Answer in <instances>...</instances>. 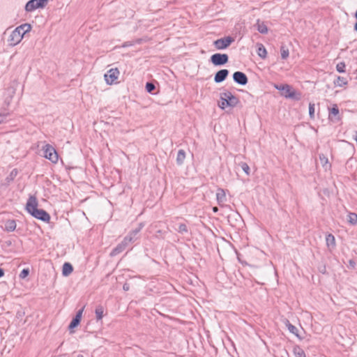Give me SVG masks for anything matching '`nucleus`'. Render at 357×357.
<instances>
[{"label":"nucleus","instance_id":"f257e3e1","mask_svg":"<svg viewBox=\"0 0 357 357\" xmlns=\"http://www.w3.org/2000/svg\"><path fill=\"white\" fill-rule=\"evenodd\" d=\"M38 200L35 196H30L26 204V209L34 218L44 222H49L50 220V215L43 209L38 208Z\"/></svg>","mask_w":357,"mask_h":357},{"label":"nucleus","instance_id":"f03ea898","mask_svg":"<svg viewBox=\"0 0 357 357\" xmlns=\"http://www.w3.org/2000/svg\"><path fill=\"white\" fill-rule=\"evenodd\" d=\"M31 30L30 24H23L16 27L9 35L8 43L10 46H15L19 44L22 40L24 34Z\"/></svg>","mask_w":357,"mask_h":357},{"label":"nucleus","instance_id":"7ed1b4c3","mask_svg":"<svg viewBox=\"0 0 357 357\" xmlns=\"http://www.w3.org/2000/svg\"><path fill=\"white\" fill-rule=\"evenodd\" d=\"M239 102L238 98L234 96L229 91H225L220 93V101L218 103V106L222 109H225L227 107H234L236 106Z\"/></svg>","mask_w":357,"mask_h":357},{"label":"nucleus","instance_id":"20e7f679","mask_svg":"<svg viewBox=\"0 0 357 357\" xmlns=\"http://www.w3.org/2000/svg\"><path fill=\"white\" fill-rule=\"evenodd\" d=\"M44 151V157L53 163H56L59 160V156L55 149L50 144H45L43 147Z\"/></svg>","mask_w":357,"mask_h":357},{"label":"nucleus","instance_id":"39448f33","mask_svg":"<svg viewBox=\"0 0 357 357\" xmlns=\"http://www.w3.org/2000/svg\"><path fill=\"white\" fill-rule=\"evenodd\" d=\"M47 3V0H30L25 6L26 12H32L38 8H43Z\"/></svg>","mask_w":357,"mask_h":357},{"label":"nucleus","instance_id":"423d86ee","mask_svg":"<svg viewBox=\"0 0 357 357\" xmlns=\"http://www.w3.org/2000/svg\"><path fill=\"white\" fill-rule=\"evenodd\" d=\"M120 72L118 68H111L105 74V80L107 84H114L119 78Z\"/></svg>","mask_w":357,"mask_h":357},{"label":"nucleus","instance_id":"0eeeda50","mask_svg":"<svg viewBox=\"0 0 357 357\" xmlns=\"http://www.w3.org/2000/svg\"><path fill=\"white\" fill-rule=\"evenodd\" d=\"M234 39L231 36H227L223 38H220L213 42V44L216 49L223 50L228 47L233 42Z\"/></svg>","mask_w":357,"mask_h":357},{"label":"nucleus","instance_id":"6e6552de","mask_svg":"<svg viewBox=\"0 0 357 357\" xmlns=\"http://www.w3.org/2000/svg\"><path fill=\"white\" fill-rule=\"evenodd\" d=\"M211 61L215 66H222L228 61V56L226 54L216 53L211 56Z\"/></svg>","mask_w":357,"mask_h":357},{"label":"nucleus","instance_id":"1a4fd4ad","mask_svg":"<svg viewBox=\"0 0 357 357\" xmlns=\"http://www.w3.org/2000/svg\"><path fill=\"white\" fill-rule=\"evenodd\" d=\"M282 96L287 98H291L295 100H300L301 97L300 93H298L296 91L293 89V88L291 86L288 84H286L285 89L282 91Z\"/></svg>","mask_w":357,"mask_h":357},{"label":"nucleus","instance_id":"9d476101","mask_svg":"<svg viewBox=\"0 0 357 357\" xmlns=\"http://www.w3.org/2000/svg\"><path fill=\"white\" fill-rule=\"evenodd\" d=\"M234 80L241 85H245L248 83V78L245 74L242 72H235L233 75Z\"/></svg>","mask_w":357,"mask_h":357},{"label":"nucleus","instance_id":"9b49d317","mask_svg":"<svg viewBox=\"0 0 357 357\" xmlns=\"http://www.w3.org/2000/svg\"><path fill=\"white\" fill-rule=\"evenodd\" d=\"M216 200L220 206H225L227 202V197L225 190L222 188H218L216 192Z\"/></svg>","mask_w":357,"mask_h":357},{"label":"nucleus","instance_id":"f8f14e48","mask_svg":"<svg viewBox=\"0 0 357 357\" xmlns=\"http://www.w3.org/2000/svg\"><path fill=\"white\" fill-rule=\"evenodd\" d=\"M229 74V71L227 69H222L219 70L215 75L214 81L216 83H220L223 82Z\"/></svg>","mask_w":357,"mask_h":357},{"label":"nucleus","instance_id":"ddd939ff","mask_svg":"<svg viewBox=\"0 0 357 357\" xmlns=\"http://www.w3.org/2000/svg\"><path fill=\"white\" fill-rule=\"evenodd\" d=\"M141 229L142 226L140 225L137 229H134L127 236H126L123 239L125 243L128 245L130 243L134 241L136 238L135 237L137 234L140 231Z\"/></svg>","mask_w":357,"mask_h":357},{"label":"nucleus","instance_id":"4468645a","mask_svg":"<svg viewBox=\"0 0 357 357\" xmlns=\"http://www.w3.org/2000/svg\"><path fill=\"white\" fill-rule=\"evenodd\" d=\"M82 312H83V309H82L77 312L76 316L73 319V320L71 321V322L69 325L70 330H71L78 326V324H79L81 319H82Z\"/></svg>","mask_w":357,"mask_h":357},{"label":"nucleus","instance_id":"2eb2a0df","mask_svg":"<svg viewBox=\"0 0 357 357\" xmlns=\"http://www.w3.org/2000/svg\"><path fill=\"white\" fill-rule=\"evenodd\" d=\"M326 245L330 250L335 248V245H336L335 244V238L333 234H329L326 236Z\"/></svg>","mask_w":357,"mask_h":357},{"label":"nucleus","instance_id":"dca6fc26","mask_svg":"<svg viewBox=\"0 0 357 357\" xmlns=\"http://www.w3.org/2000/svg\"><path fill=\"white\" fill-rule=\"evenodd\" d=\"M128 245L127 243H125V241L123 240V241L119 244L111 252V256H115L121 252H123L126 246Z\"/></svg>","mask_w":357,"mask_h":357},{"label":"nucleus","instance_id":"f3484780","mask_svg":"<svg viewBox=\"0 0 357 357\" xmlns=\"http://www.w3.org/2000/svg\"><path fill=\"white\" fill-rule=\"evenodd\" d=\"M73 271V266L70 263L66 262L63 265L62 274L64 276L69 275Z\"/></svg>","mask_w":357,"mask_h":357},{"label":"nucleus","instance_id":"a211bd4d","mask_svg":"<svg viewBox=\"0 0 357 357\" xmlns=\"http://www.w3.org/2000/svg\"><path fill=\"white\" fill-rule=\"evenodd\" d=\"M257 54L262 59H265L267 55V52L264 46L261 43H257Z\"/></svg>","mask_w":357,"mask_h":357},{"label":"nucleus","instance_id":"6ab92c4d","mask_svg":"<svg viewBox=\"0 0 357 357\" xmlns=\"http://www.w3.org/2000/svg\"><path fill=\"white\" fill-rule=\"evenodd\" d=\"M16 228V222L13 220H8L5 223V230L7 231H13Z\"/></svg>","mask_w":357,"mask_h":357},{"label":"nucleus","instance_id":"aec40b11","mask_svg":"<svg viewBox=\"0 0 357 357\" xmlns=\"http://www.w3.org/2000/svg\"><path fill=\"white\" fill-rule=\"evenodd\" d=\"M256 27L258 31L261 33L265 34L268 33V30L266 25L264 22H260L259 20L257 22Z\"/></svg>","mask_w":357,"mask_h":357},{"label":"nucleus","instance_id":"412c9836","mask_svg":"<svg viewBox=\"0 0 357 357\" xmlns=\"http://www.w3.org/2000/svg\"><path fill=\"white\" fill-rule=\"evenodd\" d=\"M319 160L321 164V166L326 170L331 167V165L328 162V159L324 154L319 155Z\"/></svg>","mask_w":357,"mask_h":357},{"label":"nucleus","instance_id":"4be33fe9","mask_svg":"<svg viewBox=\"0 0 357 357\" xmlns=\"http://www.w3.org/2000/svg\"><path fill=\"white\" fill-rule=\"evenodd\" d=\"M285 325L287 327V328L290 333H293L296 337H298V328L296 326L292 325L288 320L285 321Z\"/></svg>","mask_w":357,"mask_h":357},{"label":"nucleus","instance_id":"5701e85b","mask_svg":"<svg viewBox=\"0 0 357 357\" xmlns=\"http://www.w3.org/2000/svg\"><path fill=\"white\" fill-rule=\"evenodd\" d=\"M185 158V153L183 150H179L178 151L177 157H176V162L177 164L181 165L183 163V161Z\"/></svg>","mask_w":357,"mask_h":357},{"label":"nucleus","instance_id":"b1692460","mask_svg":"<svg viewBox=\"0 0 357 357\" xmlns=\"http://www.w3.org/2000/svg\"><path fill=\"white\" fill-rule=\"evenodd\" d=\"M96 317L98 320H100L102 319L104 316V308L102 306H98L95 311Z\"/></svg>","mask_w":357,"mask_h":357},{"label":"nucleus","instance_id":"393cba45","mask_svg":"<svg viewBox=\"0 0 357 357\" xmlns=\"http://www.w3.org/2000/svg\"><path fill=\"white\" fill-rule=\"evenodd\" d=\"M334 84L337 86H343L347 84V80L346 78L339 76L334 82Z\"/></svg>","mask_w":357,"mask_h":357},{"label":"nucleus","instance_id":"a878e982","mask_svg":"<svg viewBox=\"0 0 357 357\" xmlns=\"http://www.w3.org/2000/svg\"><path fill=\"white\" fill-rule=\"evenodd\" d=\"M348 222L353 225H357V214L355 213H349L348 214Z\"/></svg>","mask_w":357,"mask_h":357},{"label":"nucleus","instance_id":"bb28decb","mask_svg":"<svg viewBox=\"0 0 357 357\" xmlns=\"http://www.w3.org/2000/svg\"><path fill=\"white\" fill-rule=\"evenodd\" d=\"M294 354L295 357H306L304 351L299 347H294Z\"/></svg>","mask_w":357,"mask_h":357},{"label":"nucleus","instance_id":"cd10ccee","mask_svg":"<svg viewBox=\"0 0 357 357\" xmlns=\"http://www.w3.org/2000/svg\"><path fill=\"white\" fill-rule=\"evenodd\" d=\"M281 57L282 59H286L288 58L289 52V50L284 46H282L280 48Z\"/></svg>","mask_w":357,"mask_h":357},{"label":"nucleus","instance_id":"c85d7f7f","mask_svg":"<svg viewBox=\"0 0 357 357\" xmlns=\"http://www.w3.org/2000/svg\"><path fill=\"white\" fill-rule=\"evenodd\" d=\"M345 63L344 62H340L337 64L336 66V70L339 73H344L345 71Z\"/></svg>","mask_w":357,"mask_h":357},{"label":"nucleus","instance_id":"c756f323","mask_svg":"<svg viewBox=\"0 0 357 357\" xmlns=\"http://www.w3.org/2000/svg\"><path fill=\"white\" fill-rule=\"evenodd\" d=\"M241 167L242 168V169L243 170V172L247 174V175H249L250 174V167L248 166V165L245 162H241Z\"/></svg>","mask_w":357,"mask_h":357},{"label":"nucleus","instance_id":"7c9ffc66","mask_svg":"<svg viewBox=\"0 0 357 357\" xmlns=\"http://www.w3.org/2000/svg\"><path fill=\"white\" fill-rule=\"evenodd\" d=\"M178 231L181 234H184L188 232L187 226L185 224H181L178 226Z\"/></svg>","mask_w":357,"mask_h":357},{"label":"nucleus","instance_id":"2f4dec72","mask_svg":"<svg viewBox=\"0 0 357 357\" xmlns=\"http://www.w3.org/2000/svg\"><path fill=\"white\" fill-rule=\"evenodd\" d=\"M314 104L310 103L309 104V114L311 119L314 118Z\"/></svg>","mask_w":357,"mask_h":357},{"label":"nucleus","instance_id":"473e14b6","mask_svg":"<svg viewBox=\"0 0 357 357\" xmlns=\"http://www.w3.org/2000/svg\"><path fill=\"white\" fill-rule=\"evenodd\" d=\"M155 85L152 83L148 82L146 84V89L149 93H151L155 89Z\"/></svg>","mask_w":357,"mask_h":357},{"label":"nucleus","instance_id":"72a5a7b5","mask_svg":"<svg viewBox=\"0 0 357 357\" xmlns=\"http://www.w3.org/2000/svg\"><path fill=\"white\" fill-rule=\"evenodd\" d=\"M29 273V269H25V268H24V269H23V270L21 271V273H20V278L21 279H24L25 278H26V277L28 276Z\"/></svg>","mask_w":357,"mask_h":357},{"label":"nucleus","instance_id":"f704fd0d","mask_svg":"<svg viewBox=\"0 0 357 357\" xmlns=\"http://www.w3.org/2000/svg\"><path fill=\"white\" fill-rule=\"evenodd\" d=\"M285 86L286 84H274V87L279 90L280 91H281V93H282V91L285 89Z\"/></svg>","mask_w":357,"mask_h":357},{"label":"nucleus","instance_id":"c9c22d12","mask_svg":"<svg viewBox=\"0 0 357 357\" xmlns=\"http://www.w3.org/2000/svg\"><path fill=\"white\" fill-rule=\"evenodd\" d=\"M331 114L336 116L339 114V109L336 105H335L331 109Z\"/></svg>","mask_w":357,"mask_h":357},{"label":"nucleus","instance_id":"e433bc0d","mask_svg":"<svg viewBox=\"0 0 357 357\" xmlns=\"http://www.w3.org/2000/svg\"><path fill=\"white\" fill-rule=\"evenodd\" d=\"M6 119V116L3 114H0V123H3Z\"/></svg>","mask_w":357,"mask_h":357},{"label":"nucleus","instance_id":"4c0bfd02","mask_svg":"<svg viewBox=\"0 0 357 357\" xmlns=\"http://www.w3.org/2000/svg\"><path fill=\"white\" fill-rule=\"evenodd\" d=\"M123 289L124 291H128L129 290V286L128 284H125L123 287Z\"/></svg>","mask_w":357,"mask_h":357},{"label":"nucleus","instance_id":"58836bf2","mask_svg":"<svg viewBox=\"0 0 357 357\" xmlns=\"http://www.w3.org/2000/svg\"><path fill=\"white\" fill-rule=\"evenodd\" d=\"M4 275V272H3V270L0 268V278H1L2 276H3Z\"/></svg>","mask_w":357,"mask_h":357},{"label":"nucleus","instance_id":"ea45409f","mask_svg":"<svg viewBox=\"0 0 357 357\" xmlns=\"http://www.w3.org/2000/svg\"><path fill=\"white\" fill-rule=\"evenodd\" d=\"M213 211L214 213L218 212V208L217 206H214V207L213 208Z\"/></svg>","mask_w":357,"mask_h":357},{"label":"nucleus","instance_id":"a19ab883","mask_svg":"<svg viewBox=\"0 0 357 357\" xmlns=\"http://www.w3.org/2000/svg\"><path fill=\"white\" fill-rule=\"evenodd\" d=\"M354 30L357 31V22L354 24Z\"/></svg>","mask_w":357,"mask_h":357},{"label":"nucleus","instance_id":"79ce46f5","mask_svg":"<svg viewBox=\"0 0 357 357\" xmlns=\"http://www.w3.org/2000/svg\"><path fill=\"white\" fill-rule=\"evenodd\" d=\"M354 139H355L356 142H357V132H356V135H355V137H354Z\"/></svg>","mask_w":357,"mask_h":357},{"label":"nucleus","instance_id":"37998d69","mask_svg":"<svg viewBox=\"0 0 357 357\" xmlns=\"http://www.w3.org/2000/svg\"><path fill=\"white\" fill-rule=\"evenodd\" d=\"M355 17L357 19V10H356V12L355 13Z\"/></svg>","mask_w":357,"mask_h":357}]
</instances>
